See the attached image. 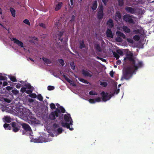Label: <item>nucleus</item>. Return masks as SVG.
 <instances>
[{"label":"nucleus","mask_w":154,"mask_h":154,"mask_svg":"<svg viewBox=\"0 0 154 154\" xmlns=\"http://www.w3.org/2000/svg\"><path fill=\"white\" fill-rule=\"evenodd\" d=\"M126 58L131 61L132 65L125 68L123 75L121 78V80L129 79L130 77L131 74L137 69L138 67L141 66L142 64L141 62H139L138 60L133 58V54L130 51L128 52Z\"/></svg>","instance_id":"1"},{"label":"nucleus","mask_w":154,"mask_h":154,"mask_svg":"<svg viewBox=\"0 0 154 154\" xmlns=\"http://www.w3.org/2000/svg\"><path fill=\"white\" fill-rule=\"evenodd\" d=\"M18 113L23 118H25V119H29V118H30L32 116V113L30 110L25 108H20L18 110Z\"/></svg>","instance_id":"2"},{"label":"nucleus","mask_w":154,"mask_h":154,"mask_svg":"<svg viewBox=\"0 0 154 154\" xmlns=\"http://www.w3.org/2000/svg\"><path fill=\"white\" fill-rule=\"evenodd\" d=\"M64 118L66 122H62V126L64 127H66L67 128H69L70 130H72L73 129V128H69V125H72L73 122L70 115L69 114H65L64 116Z\"/></svg>","instance_id":"3"},{"label":"nucleus","mask_w":154,"mask_h":154,"mask_svg":"<svg viewBox=\"0 0 154 154\" xmlns=\"http://www.w3.org/2000/svg\"><path fill=\"white\" fill-rule=\"evenodd\" d=\"M21 91L22 92H24L26 91L27 94H31L32 91V90L31 89V86L29 84L26 85H25V87L21 88Z\"/></svg>","instance_id":"4"},{"label":"nucleus","mask_w":154,"mask_h":154,"mask_svg":"<svg viewBox=\"0 0 154 154\" xmlns=\"http://www.w3.org/2000/svg\"><path fill=\"white\" fill-rule=\"evenodd\" d=\"M103 5L102 4L99 5L98 7L97 17L99 19H102L103 15Z\"/></svg>","instance_id":"5"},{"label":"nucleus","mask_w":154,"mask_h":154,"mask_svg":"<svg viewBox=\"0 0 154 154\" xmlns=\"http://www.w3.org/2000/svg\"><path fill=\"white\" fill-rule=\"evenodd\" d=\"M101 95L102 97L103 100L104 102L109 100L112 97L111 94H109L103 91L101 93Z\"/></svg>","instance_id":"6"},{"label":"nucleus","mask_w":154,"mask_h":154,"mask_svg":"<svg viewBox=\"0 0 154 154\" xmlns=\"http://www.w3.org/2000/svg\"><path fill=\"white\" fill-rule=\"evenodd\" d=\"M60 112L59 111L58 109H56V110L51 113L50 116V118L52 120H54L55 118V117H57L58 116L59 113H60Z\"/></svg>","instance_id":"7"},{"label":"nucleus","mask_w":154,"mask_h":154,"mask_svg":"<svg viewBox=\"0 0 154 154\" xmlns=\"http://www.w3.org/2000/svg\"><path fill=\"white\" fill-rule=\"evenodd\" d=\"M11 40L13 41L14 43L17 44L18 46L21 48L24 47L23 43L22 42L17 39L16 38H13L11 39Z\"/></svg>","instance_id":"8"},{"label":"nucleus","mask_w":154,"mask_h":154,"mask_svg":"<svg viewBox=\"0 0 154 154\" xmlns=\"http://www.w3.org/2000/svg\"><path fill=\"white\" fill-rule=\"evenodd\" d=\"M23 128L27 132H28L29 135H31V134L32 133V131L30 126L27 124H23L22 125Z\"/></svg>","instance_id":"9"},{"label":"nucleus","mask_w":154,"mask_h":154,"mask_svg":"<svg viewBox=\"0 0 154 154\" xmlns=\"http://www.w3.org/2000/svg\"><path fill=\"white\" fill-rule=\"evenodd\" d=\"M63 35V33L61 32H59L58 35L56 36L55 38V40H57L58 39L60 40L61 42H66L67 41V38L66 37L65 39H63V38H61V36Z\"/></svg>","instance_id":"10"},{"label":"nucleus","mask_w":154,"mask_h":154,"mask_svg":"<svg viewBox=\"0 0 154 154\" xmlns=\"http://www.w3.org/2000/svg\"><path fill=\"white\" fill-rule=\"evenodd\" d=\"M119 54L121 56H122L123 54V52L121 49L118 50L116 51V52H113V54L114 56L117 59L119 58Z\"/></svg>","instance_id":"11"},{"label":"nucleus","mask_w":154,"mask_h":154,"mask_svg":"<svg viewBox=\"0 0 154 154\" xmlns=\"http://www.w3.org/2000/svg\"><path fill=\"white\" fill-rule=\"evenodd\" d=\"M123 19L125 21L129 23H132L133 22L131 17L130 15H125L124 16Z\"/></svg>","instance_id":"12"},{"label":"nucleus","mask_w":154,"mask_h":154,"mask_svg":"<svg viewBox=\"0 0 154 154\" xmlns=\"http://www.w3.org/2000/svg\"><path fill=\"white\" fill-rule=\"evenodd\" d=\"M101 101V98L99 97H97L95 99H90L88 100L89 102L91 103H94L96 102H99Z\"/></svg>","instance_id":"13"},{"label":"nucleus","mask_w":154,"mask_h":154,"mask_svg":"<svg viewBox=\"0 0 154 154\" xmlns=\"http://www.w3.org/2000/svg\"><path fill=\"white\" fill-rule=\"evenodd\" d=\"M118 29L120 30H122V29L123 31L125 32L129 33L130 32V29L125 26H124L122 27H118Z\"/></svg>","instance_id":"14"},{"label":"nucleus","mask_w":154,"mask_h":154,"mask_svg":"<svg viewBox=\"0 0 154 154\" xmlns=\"http://www.w3.org/2000/svg\"><path fill=\"white\" fill-rule=\"evenodd\" d=\"M12 126L13 128V131L15 132L18 131L20 129V127L17 125L15 122H13L12 123Z\"/></svg>","instance_id":"15"},{"label":"nucleus","mask_w":154,"mask_h":154,"mask_svg":"<svg viewBox=\"0 0 154 154\" xmlns=\"http://www.w3.org/2000/svg\"><path fill=\"white\" fill-rule=\"evenodd\" d=\"M125 9L128 12L131 14L134 13L136 11L135 9L130 7L126 8Z\"/></svg>","instance_id":"16"},{"label":"nucleus","mask_w":154,"mask_h":154,"mask_svg":"<svg viewBox=\"0 0 154 154\" xmlns=\"http://www.w3.org/2000/svg\"><path fill=\"white\" fill-rule=\"evenodd\" d=\"M82 74L85 76H87L90 77H91L92 76L91 72H88L86 70H83L82 71Z\"/></svg>","instance_id":"17"},{"label":"nucleus","mask_w":154,"mask_h":154,"mask_svg":"<svg viewBox=\"0 0 154 154\" xmlns=\"http://www.w3.org/2000/svg\"><path fill=\"white\" fill-rule=\"evenodd\" d=\"M97 6V1H95L93 2L91 6L92 9L94 11L96 10Z\"/></svg>","instance_id":"18"},{"label":"nucleus","mask_w":154,"mask_h":154,"mask_svg":"<svg viewBox=\"0 0 154 154\" xmlns=\"http://www.w3.org/2000/svg\"><path fill=\"white\" fill-rule=\"evenodd\" d=\"M62 3L61 2H59L57 4L55 5V9L56 11L59 10L62 6Z\"/></svg>","instance_id":"19"},{"label":"nucleus","mask_w":154,"mask_h":154,"mask_svg":"<svg viewBox=\"0 0 154 154\" xmlns=\"http://www.w3.org/2000/svg\"><path fill=\"white\" fill-rule=\"evenodd\" d=\"M106 34L107 37L111 38H113V35H112V32L111 31L110 29H107L106 32Z\"/></svg>","instance_id":"20"},{"label":"nucleus","mask_w":154,"mask_h":154,"mask_svg":"<svg viewBox=\"0 0 154 154\" xmlns=\"http://www.w3.org/2000/svg\"><path fill=\"white\" fill-rule=\"evenodd\" d=\"M121 18V15L119 11H117L116 12L115 19L116 21H118V20H119Z\"/></svg>","instance_id":"21"},{"label":"nucleus","mask_w":154,"mask_h":154,"mask_svg":"<svg viewBox=\"0 0 154 154\" xmlns=\"http://www.w3.org/2000/svg\"><path fill=\"white\" fill-rule=\"evenodd\" d=\"M56 105L57 107V108L56 109H58L59 111L60 112V110L61 111V112H62L63 113L64 112L65 110V109L63 107L60 106V105L58 103H57Z\"/></svg>","instance_id":"22"},{"label":"nucleus","mask_w":154,"mask_h":154,"mask_svg":"<svg viewBox=\"0 0 154 154\" xmlns=\"http://www.w3.org/2000/svg\"><path fill=\"white\" fill-rule=\"evenodd\" d=\"M107 25L109 27H112L113 26L112 20L109 19L107 22Z\"/></svg>","instance_id":"23"},{"label":"nucleus","mask_w":154,"mask_h":154,"mask_svg":"<svg viewBox=\"0 0 154 154\" xmlns=\"http://www.w3.org/2000/svg\"><path fill=\"white\" fill-rule=\"evenodd\" d=\"M116 34L118 35L121 36L123 38H125V36L123 33L120 32L119 31H117Z\"/></svg>","instance_id":"24"},{"label":"nucleus","mask_w":154,"mask_h":154,"mask_svg":"<svg viewBox=\"0 0 154 154\" xmlns=\"http://www.w3.org/2000/svg\"><path fill=\"white\" fill-rule=\"evenodd\" d=\"M99 84L102 86L105 87L107 85V83L105 82L100 81L99 82Z\"/></svg>","instance_id":"25"},{"label":"nucleus","mask_w":154,"mask_h":154,"mask_svg":"<svg viewBox=\"0 0 154 154\" xmlns=\"http://www.w3.org/2000/svg\"><path fill=\"white\" fill-rule=\"evenodd\" d=\"M10 11L11 12L13 16L14 17L15 16V11L14 9L12 8H10Z\"/></svg>","instance_id":"26"},{"label":"nucleus","mask_w":154,"mask_h":154,"mask_svg":"<svg viewBox=\"0 0 154 154\" xmlns=\"http://www.w3.org/2000/svg\"><path fill=\"white\" fill-rule=\"evenodd\" d=\"M94 47L95 49L99 51H101V49L100 48V46L98 44H95L94 45Z\"/></svg>","instance_id":"27"},{"label":"nucleus","mask_w":154,"mask_h":154,"mask_svg":"<svg viewBox=\"0 0 154 154\" xmlns=\"http://www.w3.org/2000/svg\"><path fill=\"white\" fill-rule=\"evenodd\" d=\"M43 60L46 63L49 64L51 63V61L49 59L47 58L43 57Z\"/></svg>","instance_id":"28"},{"label":"nucleus","mask_w":154,"mask_h":154,"mask_svg":"<svg viewBox=\"0 0 154 154\" xmlns=\"http://www.w3.org/2000/svg\"><path fill=\"white\" fill-rule=\"evenodd\" d=\"M5 121L8 123H9L11 122V119L8 116L5 117Z\"/></svg>","instance_id":"29"},{"label":"nucleus","mask_w":154,"mask_h":154,"mask_svg":"<svg viewBox=\"0 0 154 154\" xmlns=\"http://www.w3.org/2000/svg\"><path fill=\"white\" fill-rule=\"evenodd\" d=\"M79 79L80 81L81 82L85 83V84H88V82L86 80H85V79L81 78H79Z\"/></svg>","instance_id":"30"},{"label":"nucleus","mask_w":154,"mask_h":154,"mask_svg":"<svg viewBox=\"0 0 154 154\" xmlns=\"http://www.w3.org/2000/svg\"><path fill=\"white\" fill-rule=\"evenodd\" d=\"M63 77L65 78L66 80L69 83H71L72 82V81L69 79L67 76L65 75H64Z\"/></svg>","instance_id":"31"},{"label":"nucleus","mask_w":154,"mask_h":154,"mask_svg":"<svg viewBox=\"0 0 154 154\" xmlns=\"http://www.w3.org/2000/svg\"><path fill=\"white\" fill-rule=\"evenodd\" d=\"M58 62L62 66L64 65V62L63 60L61 59H59L58 60Z\"/></svg>","instance_id":"32"},{"label":"nucleus","mask_w":154,"mask_h":154,"mask_svg":"<svg viewBox=\"0 0 154 154\" xmlns=\"http://www.w3.org/2000/svg\"><path fill=\"white\" fill-rule=\"evenodd\" d=\"M140 37L138 35H135L133 37V39L136 41H138L139 40Z\"/></svg>","instance_id":"33"},{"label":"nucleus","mask_w":154,"mask_h":154,"mask_svg":"<svg viewBox=\"0 0 154 154\" xmlns=\"http://www.w3.org/2000/svg\"><path fill=\"white\" fill-rule=\"evenodd\" d=\"M4 128L6 129H10V127L9 126V125L8 124H5L4 125Z\"/></svg>","instance_id":"34"},{"label":"nucleus","mask_w":154,"mask_h":154,"mask_svg":"<svg viewBox=\"0 0 154 154\" xmlns=\"http://www.w3.org/2000/svg\"><path fill=\"white\" fill-rule=\"evenodd\" d=\"M119 2V5L120 6H122L123 5V0H118Z\"/></svg>","instance_id":"35"},{"label":"nucleus","mask_w":154,"mask_h":154,"mask_svg":"<svg viewBox=\"0 0 154 154\" xmlns=\"http://www.w3.org/2000/svg\"><path fill=\"white\" fill-rule=\"evenodd\" d=\"M24 23H25L28 25H30V22L29 21V20H27V19H25V20H24L23 21Z\"/></svg>","instance_id":"36"},{"label":"nucleus","mask_w":154,"mask_h":154,"mask_svg":"<svg viewBox=\"0 0 154 154\" xmlns=\"http://www.w3.org/2000/svg\"><path fill=\"white\" fill-rule=\"evenodd\" d=\"M10 78L11 80L13 82H15L17 81L16 78L14 76H11Z\"/></svg>","instance_id":"37"},{"label":"nucleus","mask_w":154,"mask_h":154,"mask_svg":"<svg viewBox=\"0 0 154 154\" xmlns=\"http://www.w3.org/2000/svg\"><path fill=\"white\" fill-rule=\"evenodd\" d=\"M89 94L91 95H97V94L95 91H91L89 92Z\"/></svg>","instance_id":"38"},{"label":"nucleus","mask_w":154,"mask_h":154,"mask_svg":"<svg viewBox=\"0 0 154 154\" xmlns=\"http://www.w3.org/2000/svg\"><path fill=\"white\" fill-rule=\"evenodd\" d=\"M70 65L71 68L73 70L74 69L75 66L74 63L73 62H71L70 63Z\"/></svg>","instance_id":"39"},{"label":"nucleus","mask_w":154,"mask_h":154,"mask_svg":"<svg viewBox=\"0 0 154 154\" xmlns=\"http://www.w3.org/2000/svg\"><path fill=\"white\" fill-rule=\"evenodd\" d=\"M140 33V31L139 29H136L133 31V34H137Z\"/></svg>","instance_id":"40"},{"label":"nucleus","mask_w":154,"mask_h":154,"mask_svg":"<svg viewBox=\"0 0 154 154\" xmlns=\"http://www.w3.org/2000/svg\"><path fill=\"white\" fill-rule=\"evenodd\" d=\"M54 87L53 86H49L48 87V90H52L54 89Z\"/></svg>","instance_id":"41"},{"label":"nucleus","mask_w":154,"mask_h":154,"mask_svg":"<svg viewBox=\"0 0 154 154\" xmlns=\"http://www.w3.org/2000/svg\"><path fill=\"white\" fill-rule=\"evenodd\" d=\"M80 47L81 48H84L85 47V45H84V43L83 42H80Z\"/></svg>","instance_id":"42"},{"label":"nucleus","mask_w":154,"mask_h":154,"mask_svg":"<svg viewBox=\"0 0 154 154\" xmlns=\"http://www.w3.org/2000/svg\"><path fill=\"white\" fill-rule=\"evenodd\" d=\"M59 20H57L56 23L54 24V26L55 27H58V25L60 24Z\"/></svg>","instance_id":"43"},{"label":"nucleus","mask_w":154,"mask_h":154,"mask_svg":"<svg viewBox=\"0 0 154 154\" xmlns=\"http://www.w3.org/2000/svg\"><path fill=\"white\" fill-rule=\"evenodd\" d=\"M127 42L131 43H132L133 42V40L131 38H127Z\"/></svg>","instance_id":"44"},{"label":"nucleus","mask_w":154,"mask_h":154,"mask_svg":"<svg viewBox=\"0 0 154 154\" xmlns=\"http://www.w3.org/2000/svg\"><path fill=\"white\" fill-rule=\"evenodd\" d=\"M37 97L38 99L40 101H42L43 100L42 97L40 94L38 95Z\"/></svg>","instance_id":"45"},{"label":"nucleus","mask_w":154,"mask_h":154,"mask_svg":"<svg viewBox=\"0 0 154 154\" xmlns=\"http://www.w3.org/2000/svg\"><path fill=\"white\" fill-rule=\"evenodd\" d=\"M29 96L32 98H35L36 97V95L34 94H30L29 95Z\"/></svg>","instance_id":"46"},{"label":"nucleus","mask_w":154,"mask_h":154,"mask_svg":"<svg viewBox=\"0 0 154 154\" xmlns=\"http://www.w3.org/2000/svg\"><path fill=\"white\" fill-rule=\"evenodd\" d=\"M51 108V109H54L55 108V105L53 103L50 104Z\"/></svg>","instance_id":"47"},{"label":"nucleus","mask_w":154,"mask_h":154,"mask_svg":"<svg viewBox=\"0 0 154 154\" xmlns=\"http://www.w3.org/2000/svg\"><path fill=\"white\" fill-rule=\"evenodd\" d=\"M12 92L14 94H16L19 93V91L17 90H14L12 91Z\"/></svg>","instance_id":"48"},{"label":"nucleus","mask_w":154,"mask_h":154,"mask_svg":"<svg viewBox=\"0 0 154 154\" xmlns=\"http://www.w3.org/2000/svg\"><path fill=\"white\" fill-rule=\"evenodd\" d=\"M116 40L118 42H121L122 41V39L120 37H117L116 38Z\"/></svg>","instance_id":"49"},{"label":"nucleus","mask_w":154,"mask_h":154,"mask_svg":"<svg viewBox=\"0 0 154 154\" xmlns=\"http://www.w3.org/2000/svg\"><path fill=\"white\" fill-rule=\"evenodd\" d=\"M109 0H102V2L105 5H106Z\"/></svg>","instance_id":"50"},{"label":"nucleus","mask_w":154,"mask_h":154,"mask_svg":"<svg viewBox=\"0 0 154 154\" xmlns=\"http://www.w3.org/2000/svg\"><path fill=\"white\" fill-rule=\"evenodd\" d=\"M6 78L2 75H0V80H5Z\"/></svg>","instance_id":"51"},{"label":"nucleus","mask_w":154,"mask_h":154,"mask_svg":"<svg viewBox=\"0 0 154 154\" xmlns=\"http://www.w3.org/2000/svg\"><path fill=\"white\" fill-rule=\"evenodd\" d=\"M97 57V59H100L101 60L103 61L106 62V60L105 59H103L102 58H100L99 57H98V56L97 57Z\"/></svg>","instance_id":"52"},{"label":"nucleus","mask_w":154,"mask_h":154,"mask_svg":"<svg viewBox=\"0 0 154 154\" xmlns=\"http://www.w3.org/2000/svg\"><path fill=\"white\" fill-rule=\"evenodd\" d=\"M62 129L61 128H59L57 129V132L59 134H60L62 133Z\"/></svg>","instance_id":"53"},{"label":"nucleus","mask_w":154,"mask_h":154,"mask_svg":"<svg viewBox=\"0 0 154 154\" xmlns=\"http://www.w3.org/2000/svg\"><path fill=\"white\" fill-rule=\"evenodd\" d=\"M40 26L43 28H45L46 27L45 25L43 23H41L39 25Z\"/></svg>","instance_id":"54"},{"label":"nucleus","mask_w":154,"mask_h":154,"mask_svg":"<svg viewBox=\"0 0 154 154\" xmlns=\"http://www.w3.org/2000/svg\"><path fill=\"white\" fill-rule=\"evenodd\" d=\"M20 87H21V85L20 84H17L16 86V87L17 88H20Z\"/></svg>","instance_id":"55"},{"label":"nucleus","mask_w":154,"mask_h":154,"mask_svg":"<svg viewBox=\"0 0 154 154\" xmlns=\"http://www.w3.org/2000/svg\"><path fill=\"white\" fill-rule=\"evenodd\" d=\"M70 84L74 86H75L76 85L75 83L72 81V82Z\"/></svg>","instance_id":"56"},{"label":"nucleus","mask_w":154,"mask_h":154,"mask_svg":"<svg viewBox=\"0 0 154 154\" xmlns=\"http://www.w3.org/2000/svg\"><path fill=\"white\" fill-rule=\"evenodd\" d=\"M8 84V83L6 82H4L3 83V86H6Z\"/></svg>","instance_id":"57"},{"label":"nucleus","mask_w":154,"mask_h":154,"mask_svg":"<svg viewBox=\"0 0 154 154\" xmlns=\"http://www.w3.org/2000/svg\"><path fill=\"white\" fill-rule=\"evenodd\" d=\"M119 89H118L116 90L115 92L116 93V94H117L118 93H119Z\"/></svg>","instance_id":"58"},{"label":"nucleus","mask_w":154,"mask_h":154,"mask_svg":"<svg viewBox=\"0 0 154 154\" xmlns=\"http://www.w3.org/2000/svg\"><path fill=\"white\" fill-rule=\"evenodd\" d=\"M117 64H120L121 63V61L120 60H118L116 62Z\"/></svg>","instance_id":"59"},{"label":"nucleus","mask_w":154,"mask_h":154,"mask_svg":"<svg viewBox=\"0 0 154 154\" xmlns=\"http://www.w3.org/2000/svg\"><path fill=\"white\" fill-rule=\"evenodd\" d=\"M73 0H70V3H71V5L72 6L73 5Z\"/></svg>","instance_id":"60"},{"label":"nucleus","mask_w":154,"mask_h":154,"mask_svg":"<svg viewBox=\"0 0 154 154\" xmlns=\"http://www.w3.org/2000/svg\"><path fill=\"white\" fill-rule=\"evenodd\" d=\"M7 89H8V90H11V88L10 87H7Z\"/></svg>","instance_id":"61"},{"label":"nucleus","mask_w":154,"mask_h":154,"mask_svg":"<svg viewBox=\"0 0 154 154\" xmlns=\"http://www.w3.org/2000/svg\"><path fill=\"white\" fill-rule=\"evenodd\" d=\"M110 75L111 76H112V77L113 76V74L111 72H110Z\"/></svg>","instance_id":"62"},{"label":"nucleus","mask_w":154,"mask_h":154,"mask_svg":"<svg viewBox=\"0 0 154 154\" xmlns=\"http://www.w3.org/2000/svg\"><path fill=\"white\" fill-rule=\"evenodd\" d=\"M29 59L30 60H32V61H34L33 60V59H31V58H29Z\"/></svg>","instance_id":"63"},{"label":"nucleus","mask_w":154,"mask_h":154,"mask_svg":"<svg viewBox=\"0 0 154 154\" xmlns=\"http://www.w3.org/2000/svg\"><path fill=\"white\" fill-rule=\"evenodd\" d=\"M151 2H154V1H152Z\"/></svg>","instance_id":"64"}]
</instances>
